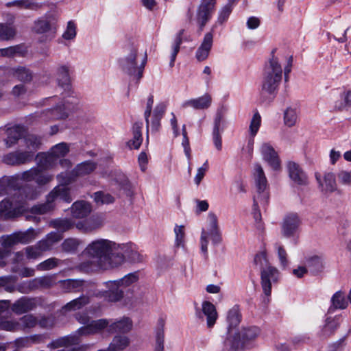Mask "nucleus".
Here are the masks:
<instances>
[{
  "label": "nucleus",
  "instance_id": "nucleus-1",
  "mask_svg": "<svg viewBox=\"0 0 351 351\" xmlns=\"http://www.w3.org/2000/svg\"><path fill=\"white\" fill-rule=\"evenodd\" d=\"M96 169V164L91 161H86L77 165L69 173L62 172L58 175L57 179L59 185L56 186L47 195L45 204L35 206L32 208V212L37 214H44L54 208L55 203L58 201L71 202L72 198L70 195L69 188L66 186L71 183L75 178L90 173Z\"/></svg>",
  "mask_w": 351,
  "mask_h": 351
},
{
  "label": "nucleus",
  "instance_id": "nucleus-2",
  "mask_svg": "<svg viewBox=\"0 0 351 351\" xmlns=\"http://www.w3.org/2000/svg\"><path fill=\"white\" fill-rule=\"evenodd\" d=\"M116 243L109 239H98L90 242L85 248L84 254L91 258L90 265H82L86 271L95 269H110L118 267L125 262L124 256L114 253Z\"/></svg>",
  "mask_w": 351,
  "mask_h": 351
},
{
  "label": "nucleus",
  "instance_id": "nucleus-3",
  "mask_svg": "<svg viewBox=\"0 0 351 351\" xmlns=\"http://www.w3.org/2000/svg\"><path fill=\"white\" fill-rule=\"evenodd\" d=\"M69 151L65 143L53 146L48 153H40L36 156V167L24 171L21 179L26 182L34 181L38 186L45 185L53 179V176L45 172V170L56 166L57 160L64 157Z\"/></svg>",
  "mask_w": 351,
  "mask_h": 351
},
{
  "label": "nucleus",
  "instance_id": "nucleus-4",
  "mask_svg": "<svg viewBox=\"0 0 351 351\" xmlns=\"http://www.w3.org/2000/svg\"><path fill=\"white\" fill-rule=\"evenodd\" d=\"M56 77L58 84L68 90V95L63 100H59L56 97H51L49 101L55 106L46 111L41 116L44 121L50 119H63L75 109L77 99L71 93L70 67L68 64H62L56 69Z\"/></svg>",
  "mask_w": 351,
  "mask_h": 351
},
{
  "label": "nucleus",
  "instance_id": "nucleus-5",
  "mask_svg": "<svg viewBox=\"0 0 351 351\" xmlns=\"http://www.w3.org/2000/svg\"><path fill=\"white\" fill-rule=\"evenodd\" d=\"M146 51H139L138 47L128 45L125 47V55L119 60L121 71L134 80H140L147 63Z\"/></svg>",
  "mask_w": 351,
  "mask_h": 351
},
{
  "label": "nucleus",
  "instance_id": "nucleus-6",
  "mask_svg": "<svg viewBox=\"0 0 351 351\" xmlns=\"http://www.w3.org/2000/svg\"><path fill=\"white\" fill-rule=\"evenodd\" d=\"M254 263L261 269V283L265 295L269 296L271 293L272 285L276 283L280 278L278 269L268 263L265 251L259 252L254 257Z\"/></svg>",
  "mask_w": 351,
  "mask_h": 351
},
{
  "label": "nucleus",
  "instance_id": "nucleus-7",
  "mask_svg": "<svg viewBox=\"0 0 351 351\" xmlns=\"http://www.w3.org/2000/svg\"><path fill=\"white\" fill-rule=\"evenodd\" d=\"M241 320V315L238 306H234L227 313V333L223 342L226 351H239L240 348V335L237 328Z\"/></svg>",
  "mask_w": 351,
  "mask_h": 351
},
{
  "label": "nucleus",
  "instance_id": "nucleus-8",
  "mask_svg": "<svg viewBox=\"0 0 351 351\" xmlns=\"http://www.w3.org/2000/svg\"><path fill=\"white\" fill-rule=\"evenodd\" d=\"M41 193L40 189L31 193L25 192V199L23 197L14 195L5 198L0 202L1 219H9L17 217L27 210L26 199H33Z\"/></svg>",
  "mask_w": 351,
  "mask_h": 351
},
{
  "label": "nucleus",
  "instance_id": "nucleus-9",
  "mask_svg": "<svg viewBox=\"0 0 351 351\" xmlns=\"http://www.w3.org/2000/svg\"><path fill=\"white\" fill-rule=\"evenodd\" d=\"M27 151L10 152L3 156L2 161L9 165H19L31 161L34 153L41 145V139L36 135H29L25 140Z\"/></svg>",
  "mask_w": 351,
  "mask_h": 351
},
{
  "label": "nucleus",
  "instance_id": "nucleus-10",
  "mask_svg": "<svg viewBox=\"0 0 351 351\" xmlns=\"http://www.w3.org/2000/svg\"><path fill=\"white\" fill-rule=\"evenodd\" d=\"M282 60L273 56L265 66L262 82V90L274 93L278 88L282 77Z\"/></svg>",
  "mask_w": 351,
  "mask_h": 351
},
{
  "label": "nucleus",
  "instance_id": "nucleus-11",
  "mask_svg": "<svg viewBox=\"0 0 351 351\" xmlns=\"http://www.w3.org/2000/svg\"><path fill=\"white\" fill-rule=\"evenodd\" d=\"M209 239L214 245L220 243L222 240L218 217L213 212L208 213L205 225L201 232L200 248L205 255L207 254Z\"/></svg>",
  "mask_w": 351,
  "mask_h": 351
},
{
  "label": "nucleus",
  "instance_id": "nucleus-12",
  "mask_svg": "<svg viewBox=\"0 0 351 351\" xmlns=\"http://www.w3.org/2000/svg\"><path fill=\"white\" fill-rule=\"evenodd\" d=\"M139 278L138 272H133L125 275L118 280L109 281L107 286L109 288L108 298L111 302L120 300L123 297L122 288H126L136 283Z\"/></svg>",
  "mask_w": 351,
  "mask_h": 351
},
{
  "label": "nucleus",
  "instance_id": "nucleus-13",
  "mask_svg": "<svg viewBox=\"0 0 351 351\" xmlns=\"http://www.w3.org/2000/svg\"><path fill=\"white\" fill-rule=\"evenodd\" d=\"M39 232L33 228H29L25 232H16L10 235H3L0 237V245L3 249L1 251H8L10 254V248L18 243H28L34 241Z\"/></svg>",
  "mask_w": 351,
  "mask_h": 351
},
{
  "label": "nucleus",
  "instance_id": "nucleus-14",
  "mask_svg": "<svg viewBox=\"0 0 351 351\" xmlns=\"http://www.w3.org/2000/svg\"><path fill=\"white\" fill-rule=\"evenodd\" d=\"M258 152L261 154L263 160L274 171H279L281 169V160L277 152L272 145L267 142L262 143Z\"/></svg>",
  "mask_w": 351,
  "mask_h": 351
},
{
  "label": "nucleus",
  "instance_id": "nucleus-15",
  "mask_svg": "<svg viewBox=\"0 0 351 351\" xmlns=\"http://www.w3.org/2000/svg\"><path fill=\"white\" fill-rule=\"evenodd\" d=\"M212 101V96L208 93H205L200 97L184 101L181 107L184 109L206 110L211 106Z\"/></svg>",
  "mask_w": 351,
  "mask_h": 351
},
{
  "label": "nucleus",
  "instance_id": "nucleus-16",
  "mask_svg": "<svg viewBox=\"0 0 351 351\" xmlns=\"http://www.w3.org/2000/svg\"><path fill=\"white\" fill-rule=\"evenodd\" d=\"M114 249V253H120L124 256L125 259L137 262L141 260V256L138 252L137 246L132 242L124 243H117Z\"/></svg>",
  "mask_w": 351,
  "mask_h": 351
},
{
  "label": "nucleus",
  "instance_id": "nucleus-17",
  "mask_svg": "<svg viewBox=\"0 0 351 351\" xmlns=\"http://www.w3.org/2000/svg\"><path fill=\"white\" fill-rule=\"evenodd\" d=\"M215 5V0H202L197 13V22L202 28L210 19Z\"/></svg>",
  "mask_w": 351,
  "mask_h": 351
},
{
  "label": "nucleus",
  "instance_id": "nucleus-18",
  "mask_svg": "<svg viewBox=\"0 0 351 351\" xmlns=\"http://www.w3.org/2000/svg\"><path fill=\"white\" fill-rule=\"evenodd\" d=\"M133 322L130 318L123 317L116 319H109L108 332L110 333H128L132 330Z\"/></svg>",
  "mask_w": 351,
  "mask_h": 351
},
{
  "label": "nucleus",
  "instance_id": "nucleus-19",
  "mask_svg": "<svg viewBox=\"0 0 351 351\" xmlns=\"http://www.w3.org/2000/svg\"><path fill=\"white\" fill-rule=\"evenodd\" d=\"M300 220L296 213H289L287 215L283 220L282 226V233L286 237H290L296 232Z\"/></svg>",
  "mask_w": 351,
  "mask_h": 351
},
{
  "label": "nucleus",
  "instance_id": "nucleus-20",
  "mask_svg": "<svg viewBox=\"0 0 351 351\" xmlns=\"http://www.w3.org/2000/svg\"><path fill=\"white\" fill-rule=\"evenodd\" d=\"M213 37L214 34L211 32L204 35L199 47L195 52V58L199 62L204 61L208 58L213 44Z\"/></svg>",
  "mask_w": 351,
  "mask_h": 351
},
{
  "label": "nucleus",
  "instance_id": "nucleus-21",
  "mask_svg": "<svg viewBox=\"0 0 351 351\" xmlns=\"http://www.w3.org/2000/svg\"><path fill=\"white\" fill-rule=\"evenodd\" d=\"M36 305L37 302L36 299L22 297L12 304L11 310L16 315H21L34 310Z\"/></svg>",
  "mask_w": 351,
  "mask_h": 351
},
{
  "label": "nucleus",
  "instance_id": "nucleus-22",
  "mask_svg": "<svg viewBox=\"0 0 351 351\" xmlns=\"http://www.w3.org/2000/svg\"><path fill=\"white\" fill-rule=\"evenodd\" d=\"M287 168L290 179L298 185H305L307 184V176L300 168L299 165L293 161L287 164Z\"/></svg>",
  "mask_w": 351,
  "mask_h": 351
},
{
  "label": "nucleus",
  "instance_id": "nucleus-23",
  "mask_svg": "<svg viewBox=\"0 0 351 351\" xmlns=\"http://www.w3.org/2000/svg\"><path fill=\"white\" fill-rule=\"evenodd\" d=\"M7 135L8 136L4 140V142L5 143L6 147L8 148H10L16 145L18 143L19 140L22 138L25 141V138L30 134H26L25 130L23 127L20 125H16L8 129Z\"/></svg>",
  "mask_w": 351,
  "mask_h": 351
},
{
  "label": "nucleus",
  "instance_id": "nucleus-24",
  "mask_svg": "<svg viewBox=\"0 0 351 351\" xmlns=\"http://www.w3.org/2000/svg\"><path fill=\"white\" fill-rule=\"evenodd\" d=\"M315 178L322 190L325 193H332L337 190L335 176L333 173H326L323 177L319 173H316Z\"/></svg>",
  "mask_w": 351,
  "mask_h": 351
},
{
  "label": "nucleus",
  "instance_id": "nucleus-25",
  "mask_svg": "<svg viewBox=\"0 0 351 351\" xmlns=\"http://www.w3.org/2000/svg\"><path fill=\"white\" fill-rule=\"evenodd\" d=\"M202 311L206 317V326L212 328L218 318V313L215 306L209 301H204L202 304Z\"/></svg>",
  "mask_w": 351,
  "mask_h": 351
},
{
  "label": "nucleus",
  "instance_id": "nucleus-26",
  "mask_svg": "<svg viewBox=\"0 0 351 351\" xmlns=\"http://www.w3.org/2000/svg\"><path fill=\"white\" fill-rule=\"evenodd\" d=\"M104 223L103 218L100 216H92L83 221L78 222L76 227L78 230L88 232L100 228Z\"/></svg>",
  "mask_w": 351,
  "mask_h": 351
},
{
  "label": "nucleus",
  "instance_id": "nucleus-27",
  "mask_svg": "<svg viewBox=\"0 0 351 351\" xmlns=\"http://www.w3.org/2000/svg\"><path fill=\"white\" fill-rule=\"evenodd\" d=\"M252 178L256 189H266L268 187L267 180L263 168L258 163L254 165L252 169Z\"/></svg>",
  "mask_w": 351,
  "mask_h": 351
},
{
  "label": "nucleus",
  "instance_id": "nucleus-28",
  "mask_svg": "<svg viewBox=\"0 0 351 351\" xmlns=\"http://www.w3.org/2000/svg\"><path fill=\"white\" fill-rule=\"evenodd\" d=\"M71 211L74 218H84L90 213L91 207L90 205L86 202L78 201L73 204Z\"/></svg>",
  "mask_w": 351,
  "mask_h": 351
},
{
  "label": "nucleus",
  "instance_id": "nucleus-29",
  "mask_svg": "<svg viewBox=\"0 0 351 351\" xmlns=\"http://www.w3.org/2000/svg\"><path fill=\"white\" fill-rule=\"evenodd\" d=\"M226 126V109L223 107H221L219 108L216 112L213 120V128L212 133L222 134Z\"/></svg>",
  "mask_w": 351,
  "mask_h": 351
},
{
  "label": "nucleus",
  "instance_id": "nucleus-30",
  "mask_svg": "<svg viewBox=\"0 0 351 351\" xmlns=\"http://www.w3.org/2000/svg\"><path fill=\"white\" fill-rule=\"evenodd\" d=\"M330 311L334 309H346L349 305L345 293L341 290L337 291L332 295L330 299Z\"/></svg>",
  "mask_w": 351,
  "mask_h": 351
},
{
  "label": "nucleus",
  "instance_id": "nucleus-31",
  "mask_svg": "<svg viewBox=\"0 0 351 351\" xmlns=\"http://www.w3.org/2000/svg\"><path fill=\"white\" fill-rule=\"evenodd\" d=\"M239 332L240 341H242L243 343L247 341H251L255 340L261 335V329L257 326H248L242 328ZM241 343H240V348H241Z\"/></svg>",
  "mask_w": 351,
  "mask_h": 351
},
{
  "label": "nucleus",
  "instance_id": "nucleus-32",
  "mask_svg": "<svg viewBox=\"0 0 351 351\" xmlns=\"http://www.w3.org/2000/svg\"><path fill=\"white\" fill-rule=\"evenodd\" d=\"M34 31L37 34L51 33L53 35L56 32V27L47 19H39L34 23Z\"/></svg>",
  "mask_w": 351,
  "mask_h": 351
},
{
  "label": "nucleus",
  "instance_id": "nucleus-33",
  "mask_svg": "<svg viewBox=\"0 0 351 351\" xmlns=\"http://www.w3.org/2000/svg\"><path fill=\"white\" fill-rule=\"evenodd\" d=\"M261 125V116L260 115L258 112H255L252 116V118L250 121V135L254 138L257 132L259 130V128ZM253 145H254V139L252 138L249 141L248 146H249V150L250 152H252L253 149Z\"/></svg>",
  "mask_w": 351,
  "mask_h": 351
},
{
  "label": "nucleus",
  "instance_id": "nucleus-34",
  "mask_svg": "<svg viewBox=\"0 0 351 351\" xmlns=\"http://www.w3.org/2000/svg\"><path fill=\"white\" fill-rule=\"evenodd\" d=\"M142 123H136L132 128L133 137L128 142V146L130 149H137L140 147L142 143V134H141Z\"/></svg>",
  "mask_w": 351,
  "mask_h": 351
},
{
  "label": "nucleus",
  "instance_id": "nucleus-35",
  "mask_svg": "<svg viewBox=\"0 0 351 351\" xmlns=\"http://www.w3.org/2000/svg\"><path fill=\"white\" fill-rule=\"evenodd\" d=\"M165 322L160 319L155 330V346L154 351H164L165 342Z\"/></svg>",
  "mask_w": 351,
  "mask_h": 351
},
{
  "label": "nucleus",
  "instance_id": "nucleus-36",
  "mask_svg": "<svg viewBox=\"0 0 351 351\" xmlns=\"http://www.w3.org/2000/svg\"><path fill=\"white\" fill-rule=\"evenodd\" d=\"M269 193L268 187L266 189H256L254 196V207L255 209L259 206L265 207L269 202Z\"/></svg>",
  "mask_w": 351,
  "mask_h": 351
},
{
  "label": "nucleus",
  "instance_id": "nucleus-37",
  "mask_svg": "<svg viewBox=\"0 0 351 351\" xmlns=\"http://www.w3.org/2000/svg\"><path fill=\"white\" fill-rule=\"evenodd\" d=\"M89 302V300L87 297L82 296L77 299H75L70 302L67 303L64 305L61 312L63 314H66L68 312L75 311L76 310L80 309L84 306L87 304Z\"/></svg>",
  "mask_w": 351,
  "mask_h": 351
},
{
  "label": "nucleus",
  "instance_id": "nucleus-38",
  "mask_svg": "<svg viewBox=\"0 0 351 351\" xmlns=\"http://www.w3.org/2000/svg\"><path fill=\"white\" fill-rule=\"evenodd\" d=\"M175 234L174 244L176 247H185L186 228L184 225L176 224L173 228Z\"/></svg>",
  "mask_w": 351,
  "mask_h": 351
},
{
  "label": "nucleus",
  "instance_id": "nucleus-39",
  "mask_svg": "<svg viewBox=\"0 0 351 351\" xmlns=\"http://www.w3.org/2000/svg\"><path fill=\"white\" fill-rule=\"evenodd\" d=\"M10 72L14 77H16L22 82H29L32 78V75L30 71L23 66L12 68L10 70Z\"/></svg>",
  "mask_w": 351,
  "mask_h": 351
},
{
  "label": "nucleus",
  "instance_id": "nucleus-40",
  "mask_svg": "<svg viewBox=\"0 0 351 351\" xmlns=\"http://www.w3.org/2000/svg\"><path fill=\"white\" fill-rule=\"evenodd\" d=\"M60 287L65 292L79 291L82 287L83 282L79 280L67 279L59 282Z\"/></svg>",
  "mask_w": 351,
  "mask_h": 351
},
{
  "label": "nucleus",
  "instance_id": "nucleus-41",
  "mask_svg": "<svg viewBox=\"0 0 351 351\" xmlns=\"http://www.w3.org/2000/svg\"><path fill=\"white\" fill-rule=\"evenodd\" d=\"M184 29H181L178 32L175 38V40L172 44L171 60L169 62V65L171 67L174 66V62L176 60L177 54L180 51V45L182 44V35L184 34Z\"/></svg>",
  "mask_w": 351,
  "mask_h": 351
},
{
  "label": "nucleus",
  "instance_id": "nucleus-42",
  "mask_svg": "<svg viewBox=\"0 0 351 351\" xmlns=\"http://www.w3.org/2000/svg\"><path fill=\"white\" fill-rule=\"evenodd\" d=\"M77 35V24L74 21L67 22L62 38L64 40H73Z\"/></svg>",
  "mask_w": 351,
  "mask_h": 351
},
{
  "label": "nucleus",
  "instance_id": "nucleus-43",
  "mask_svg": "<svg viewBox=\"0 0 351 351\" xmlns=\"http://www.w3.org/2000/svg\"><path fill=\"white\" fill-rule=\"evenodd\" d=\"M298 112L295 108H287L284 112V123L287 127H293L297 122Z\"/></svg>",
  "mask_w": 351,
  "mask_h": 351
},
{
  "label": "nucleus",
  "instance_id": "nucleus-44",
  "mask_svg": "<svg viewBox=\"0 0 351 351\" xmlns=\"http://www.w3.org/2000/svg\"><path fill=\"white\" fill-rule=\"evenodd\" d=\"M21 174L16 176V177H5L0 180V195H3L16 180H21ZM23 181H25L23 180Z\"/></svg>",
  "mask_w": 351,
  "mask_h": 351
},
{
  "label": "nucleus",
  "instance_id": "nucleus-45",
  "mask_svg": "<svg viewBox=\"0 0 351 351\" xmlns=\"http://www.w3.org/2000/svg\"><path fill=\"white\" fill-rule=\"evenodd\" d=\"M15 34L16 31L12 26L0 23V40H10L15 36Z\"/></svg>",
  "mask_w": 351,
  "mask_h": 351
},
{
  "label": "nucleus",
  "instance_id": "nucleus-46",
  "mask_svg": "<svg viewBox=\"0 0 351 351\" xmlns=\"http://www.w3.org/2000/svg\"><path fill=\"white\" fill-rule=\"evenodd\" d=\"M19 323L20 330H25L34 327L37 324L38 320L36 317L29 314L22 317L19 320Z\"/></svg>",
  "mask_w": 351,
  "mask_h": 351
},
{
  "label": "nucleus",
  "instance_id": "nucleus-47",
  "mask_svg": "<svg viewBox=\"0 0 351 351\" xmlns=\"http://www.w3.org/2000/svg\"><path fill=\"white\" fill-rule=\"evenodd\" d=\"M93 198L97 204H110L114 200V197L110 194L104 192L98 191L94 193Z\"/></svg>",
  "mask_w": 351,
  "mask_h": 351
},
{
  "label": "nucleus",
  "instance_id": "nucleus-48",
  "mask_svg": "<svg viewBox=\"0 0 351 351\" xmlns=\"http://www.w3.org/2000/svg\"><path fill=\"white\" fill-rule=\"evenodd\" d=\"M0 328L7 331L20 330V323L14 319H0Z\"/></svg>",
  "mask_w": 351,
  "mask_h": 351
},
{
  "label": "nucleus",
  "instance_id": "nucleus-49",
  "mask_svg": "<svg viewBox=\"0 0 351 351\" xmlns=\"http://www.w3.org/2000/svg\"><path fill=\"white\" fill-rule=\"evenodd\" d=\"M73 222L69 219H58L51 222V226L59 231H66L73 226Z\"/></svg>",
  "mask_w": 351,
  "mask_h": 351
},
{
  "label": "nucleus",
  "instance_id": "nucleus-50",
  "mask_svg": "<svg viewBox=\"0 0 351 351\" xmlns=\"http://www.w3.org/2000/svg\"><path fill=\"white\" fill-rule=\"evenodd\" d=\"M16 279L13 276L0 277V287L4 288L8 292H13L15 290Z\"/></svg>",
  "mask_w": 351,
  "mask_h": 351
},
{
  "label": "nucleus",
  "instance_id": "nucleus-51",
  "mask_svg": "<svg viewBox=\"0 0 351 351\" xmlns=\"http://www.w3.org/2000/svg\"><path fill=\"white\" fill-rule=\"evenodd\" d=\"M275 250L277 252L278 257L280 261V266L282 268H285L288 265V260H287V252L283 247L282 245H281L279 243H276L274 245Z\"/></svg>",
  "mask_w": 351,
  "mask_h": 351
},
{
  "label": "nucleus",
  "instance_id": "nucleus-52",
  "mask_svg": "<svg viewBox=\"0 0 351 351\" xmlns=\"http://www.w3.org/2000/svg\"><path fill=\"white\" fill-rule=\"evenodd\" d=\"M165 105L164 104H158L154 110L153 127L156 130L160 125V120L165 111Z\"/></svg>",
  "mask_w": 351,
  "mask_h": 351
},
{
  "label": "nucleus",
  "instance_id": "nucleus-53",
  "mask_svg": "<svg viewBox=\"0 0 351 351\" xmlns=\"http://www.w3.org/2000/svg\"><path fill=\"white\" fill-rule=\"evenodd\" d=\"M337 328V322L335 318L329 317L325 320L323 327V335L326 336L330 335Z\"/></svg>",
  "mask_w": 351,
  "mask_h": 351
},
{
  "label": "nucleus",
  "instance_id": "nucleus-54",
  "mask_svg": "<svg viewBox=\"0 0 351 351\" xmlns=\"http://www.w3.org/2000/svg\"><path fill=\"white\" fill-rule=\"evenodd\" d=\"M208 169L209 165L208 160H206L201 167L197 168V173L194 177V182L197 186L199 185Z\"/></svg>",
  "mask_w": 351,
  "mask_h": 351
},
{
  "label": "nucleus",
  "instance_id": "nucleus-55",
  "mask_svg": "<svg viewBox=\"0 0 351 351\" xmlns=\"http://www.w3.org/2000/svg\"><path fill=\"white\" fill-rule=\"evenodd\" d=\"M182 136H183L182 145L184 148V152L185 156L187 158L189 162H190L191 158V148H190V145H189V141L187 137V132H186L185 125H182Z\"/></svg>",
  "mask_w": 351,
  "mask_h": 351
},
{
  "label": "nucleus",
  "instance_id": "nucleus-56",
  "mask_svg": "<svg viewBox=\"0 0 351 351\" xmlns=\"http://www.w3.org/2000/svg\"><path fill=\"white\" fill-rule=\"evenodd\" d=\"M232 11V7L231 4L228 3L223 6L219 12L217 22L222 24L227 21Z\"/></svg>",
  "mask_w": 351,
  "mask_h": 351
},
{
  "label": "nucleus",
  "instance_id": "nucleus-57",
  "mask_svg": "<svg viewBox=\"0 0 351 351\" xmlns=\"http://www.w3.org/2000/svg\"><path fill=\"white\" fill-rule=\"evenodd\" d=\"M42 254L43 253L36 245L29 246L25 248V256L27 259H37L42 255Z\"/></svg>",
  "mask_w": 351,
  "mask_h": 351
},
{
  "label": "nucleus",
  "instance_id": "nucleus-58",
  "mask_svg": "<svg viewBox=\"0 0 351 351\" xmlns=\"http://www.w3.org/2000/svg\"><path fill=\"white\" fill-rule=\"evenodd\" d=\"M308 266L313 268V271H320L324 267L323 259L317 256H312L308 260Z\"/></svg>",
  "mask_w": 351,
  "mask_h": 351
},
{
  "label": "nucleus",
  "instance_id": "nucleus-59",
  "mask_svg": "<svg viewBox=\"0 0 351 351\" xmlns=\"http://www.w3.org/2000/svg\"><path fill=\"white\" fill-rule=\"evenodd\" d=\"M47 279L43 278V279H39V280H34L32 281H27L24 282L21 285H19L18 287V290L21 293H27L32 289L34 287V284L38 281L40 285L44 284V281L47 280Z\"/></svg>",
  "mask_w": 351,
  "mask_h": 351
},
{
  "label": "nucleus",
  "instance_id": "nucleus-60",
  "mask_svg": "<svg viewBox=\"0 0 351 351\" xmlns=\"http://www.w3.org/2000/svg\"><path fill=\"white\" fill-rule=\"evenodd\" d=\"M337 178L341 184H351V171H340L337 174Z\"/></svg>",
  "mask_w": 351,
  "mask_h": 351
},
{
  "label": "nucleus",
  "instance_id": "nucleus-61",
  "mask_svg": "<svg viewBox=\"0 0 351 351\" xmlns=\"http://www.w3.org/2000/svg\"><path fill=\"white\" fill-rule=\"evenodd\" d=\"M80 243V241L76 239H68L64 241L62 247L65 251L71 252L75 250Z\"/></svg>",
  "mask_w": 351,
  "mask_h": 351
},
{
  "label": "nucleus",
  "instance_id": "nucleus-62",
  "mask_svg": "<svg viewBox=\"0 0 351 351\" xmlns=\"http://www.w3.org/2000/svg\"><path fill=\"white\" fill-rule=\"evenodd\" d=\"M58 260L55 258H49L37 266V269L39 270H49L53 269L57 265Z\"/></svg>",
  "mask_w": 351,
  "mask_h": 351
},
{
  "label": "nucleus",
  "instance_id": "nucleus-63",
  "mask_svg": "<svg viewBox=\"0 0 351 351\" xmlns=\"http://www.w3.org/2000/svg\"><path fill=\"white\" fill-rule=\"evenodd\" d=\"M20 47L19 46L9 47L7 48L0 49V56L11 57L16 53H20Z\"/></svg>",
  "mask_w": 351,
  "mask_h": 351
},
{
  "label": "nucleus",
  "instance_id": "nucleus-64",
  "mask_svg": "<svg viewBox=\"0 0 351 351\" xmlns=\"http://www.w3.org/2000/svg\"><path fill=\"white\" fill-rule=\"evenodd\" d=\"M261 25V20L256 16H250L247 19L246 25L249 29H256Z\"/></svg>",
  "mask_w": 351,
  "mask_h": 351
}]
</instances>
